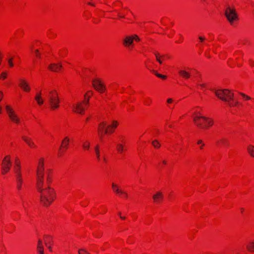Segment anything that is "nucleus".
<instances>
[{"label": "nucleus", "mask_w": 254, "mask_h": 254, "mask_svg": "<svg viewBox=\"0 0 254 254\" xmlns=\"http://www.w3.org/2000/svg\"><path fill=\"white\" fill-rule=\"evenodd\" d=\"M37 189L40 194L41 202L44 206H49L55 198L54 190L49 185H45L44 182L37 183Z\"/></svg>", "instance_id": "nucleus-1"}, {"label": "nucleus", "mask_w": 254, "mask_h": 254, "mask_svg": "<svg viewBox=\"0 0 254 254\" xmlns=\"http://www.w3.org/2000/svg\"><path fill=\"white\" fill-rule=\"evenodd\" d=\"M216 96L226 102L230 107L237 106L239 102L234 98V94L228 89H219L215 91Z\"/></svg>", "instance_id": "nucleus-2"}, {"label": "nucleus", "mask_w": 254, "mask_h": 254, "mask_svg": "<svg viewBox=\"0 0 254 254\" xmlns=\"http://www.w3.org/2000/svg\"><path fill=\"white\" fill-rule=\"evenodd\" d=\"M193 120L195 125L201 128H206L213 124L212 119L204 116H196L194 117Z\"/></svg>", "instance_id": "nucleus-3"}, {"label": "nucleus", "mask_w": 254, "mask_h": 254, "mask_svg": "<svg viewBox=\"0 0 254 254\" xmlns=\"http://www.w3.org/2000/svg\"><path fill=\"white\" fill-rule=\"evenodd\" d=\"M49 104L52 110L57 109L59 107L60 100L56 90H51L47 96Z\"/></svg>", "instance_id": "nucleus-4"}, {"label": "nucleus", "mask_w": 254, "mask_h": 254, "mask_svg": "<svg viewBox=\"0 0 254 254\" xmlns=\"http://www.w3.org/2000/svg\"><path fill=\"white\" fill-rule=\"evenodd\" d=\"M225 15L231 25L238 19V15L234 8L228 6L225 11Z\"/></svg>", "instance_id": "nucleus-5"}, {"label": "nucleus", "mask_w": 254, "mask_h": 254, "mask_svg": "<svg viewBox=\"0 0 254 254\" xmlns=\"http://www.w3.org/2000/svg\"><path fill=\"white\" fill-rule=\"evenodd\" d=\"M44 159L41 158L39 160V163L37 170V183L44 182Z\"/></svg>", "instance_id": "nucleus-6"}, {"label": "nucleus", "mask_w": 254, "mask_h": 254, "mask_svg": "<svg viewBox=\"0 0 254 254\" xmlns=\"http://www.w3.org/2000/svg\"><path fill=\"white\" fill-rule=\"evenodd\" d=\"M5 109L10 120L16 124H19L20 123V119L13 109L9 105H6Z\"/></svg>", "instance_id": "nucleus-7"}, {"label": "nucleus", "mask_w": 254, "mask_h": 254, "mask_svg": "<svg viewBox=\"0 0 254 254\" xmlns=\"http://www.w3.org/2000/svg\"><path fill=\"white\" fill-rule=\"evenodd\" d=\"M92 86L96 90L100 93L105 90V86L99 79H94L92 80Z\"/></svg>", "instance_id": "nucleus-8"}, {"label": "nucleus", "mask_w": 254, "mask_h": 254, "mask_svg": "<svg viewBox=\"0 0 254 254\" xmlns=\"http://www.w3.org/2000/svg\"><path fill=\"white\" fill-rule=\"evenodd\" d=\"M108 126L107 127V124L105 122H101L98 127V132L100 135L101 138H102L103 134L108 133L109 132Z\"/></svg>", "instance_id": "nucleus-9"}, {"label": "nucleus", "mask_w": 254, "mask_h": 254, "mask_svg": "<svg viewBox=\"0 0 254 254\" xmlns=\"http://www.w3.org/2000/svg\"><path fill=\"white\" fill-rule=\"evenodd\" d=\"M9 156H6L3 160L2 163V170L8 171L10 168L11 162L9 159Z\"/></svg>", "instance_id": "nucleus-10"}, {"label": "nucleus", "mask_w": 254, "mask_h": 254, "mask_svg": "<svg viewBox=\"0 0 254 254\" xmlns=\"http://www.w3.org/2000/svg\"><path fill=\"white\" fill-rule=\"evenodd\" d=\"M72 107L73 110L75 112H76L80 114H83L84 108L82 105V103H78L76 105H73Z\"/></svg>", "instance_id": "nucleus-11"}, {"label": "nucleus", "mask_w": 254, "mask_h": 254, "mask_svg": "<svg viewBox=\"0 0 254 254\" xmlns=\"http://www.w3.org/2000/svg\"><path fill=\"white\" fill-rule=\"evenodd\" d=\"M163 198V194L161 191H157L153 195V199L154 202L157 203L161 202Z\"/></svg>", "instance_id": "nucleus-12"}, {"label": "nucleus", "mask_w": 254, "mask_h": 254, "mask_svg": "<svg viewBox=\"0 0 254 254\" xmlns=\"http://www.w3.org/2000/svg\"><path fill=\"white\" fill-rule=\"evenodd\" d=\"M45 244L47 247L50 251H52L51 245L53 244L52 237L50 235H45Z\"/></svg>", "instance_id": "nucleus-13"}, {"label": "nucleus", "mask_w": 254, "mask_h": 254, "mask_svg": "<svg viewBox=\"0 0 254 254\" xmlns=\"http://www.w3.org/2000/svg\"><path fill=\"white\" fill-rule=\"evenodd\" d=\"M19 86L25 91H29L30 88L27 82L23 79L19 80Z\"/></svg>", "instance_id": "nucleus-14"}, {"label": "nucleus", "mask_w": 254, "mask_h": 254, "mask_svg": "<svg viewBox=\"0 0 254 254\" xmlns=\"http://www.w3.org/2000/svg\"><path fill=\"white\" fill-rule=\"evenodd\" d=\"M62 64H52L49 65V69L52 71L58 72L62 68Z\"/></svg>", "instance_id": "nucleus-15"}, {"label": "nucleus", "mask_w": 254, "mask_h": 254, "mask_svg": "<svg viewBox=\"0 0 254 254\" xmlns=\"http://www.w3.org/2000/svg\"><path fill=\"white\" fill-rule=\"evenodd\" d=\"M22 139L28 144V145L30 147H35V144L32 140L27 136H22Z\"/></svg>", "instance_id": "nucleus-16"}, {"label": "nucleus", "mask_w": 254, "mask_h": 254, "mask_svg": "<svg viewBox=\"0 0 254 254\" xmlns=\"http://www.w3.org/2000/svg\"><path fill=\"white\" fill-rule=\"evenodd\" d=\"M112 189L113 190V191L118 193L120 194H126L127 192L124 191L123 190H120L119 188V187L115 184V183H112Z\"/></svg>", "instance_id": "nucleus-17"}, {"label": "nucleus", "mask_w": 254, "mask_h": 254, "mask_svg": "<svg viewBox=\"0 0 254 254\" xmlns=\"http://www.w3.org/2000/svg\"><path fill=\"white\" fill-rule=\"evenodd\" d=\"M133 40L132 36H127L124 40V44L126 46L128 47L129 45H131L133 43Z\"/></svg>", "instance_id": "nucleus-18"}, {"label": "nucleus", "mask_w": 254, "mask_h": 254, "mask_svg": "<svg viewBox=\"0 0 254 254\" xmlns=\"http://www.w3.org/2000/svg\"><path fill=\"white\" fill-rule=\"evenodd\" d=\"M179 73L183 77L188 79L190 77V74L185 70H180L179 71Z\"/></svg>", "instance_id": "nucleus-19"}, {"label": "nucleus", "mask_w": 254, "mask_h": 254, "mask_svg": "<svg viewBox=\"0 0 254 254\" xmlns=\"http://www.w3.org/2000/svg\"><path fill=\"white\" fill-rule=\"evenodd\" d=\"M14 172L16 175V178L17 177H22L21 172H20V164H17V166L14 167Z\"/></svg>", "instance_id": "nucleus-20"}, {"label": "nucleus", "mask_w": 254, "mask_h": 254, "mask_svg": "<svg viewBox=\"0 0 254 254\" xmlns=\"http://www.w3.org/2000/svg\"><path fill=\"white\" fill-rule=\"evenodd\" d=\"M35 98V100L37 101V103L39 105H42L43 104L44 100H43V99H42V97L41 96V92H40L39 93L37 94Z\"/></svg>", "instance_id": "nucleus-21"}, {"label": "nucleus", "mask_w": 254, "mask_h": 254, "mask_svg": "<svg viewBox=\"0 0 254 254\" xmlns=\"http://www.w3.org/2000/svg\"><path fill=\"white\" fill-rule=\"evenodd\" d=\"M16 186H17V189L18 190H21L22 184L23 183V180L22 179V177L16 178Z\"/></svg>", "instance_id": "nucleus-22"}, {"label": "nucleus", "mask_w": 254, "mask_h": 254, "mask_svg": "<svg viewBox=\"0 0 254 254\" xmlns=\"http://www.w3.org/2000/svg\"><path fill=\"white\" fill-rule=\"evenodd\" d=\"M69 140L68 137H65L62 142L61 147H63L64 149H66L67 148V146L69 143Z\"/></svg>", "instance_id": "nucleus-23"}, {"label": "nucleus", "mask_w": 254, "mask_h": 254, "mask_svg": "<svg viewBox=\"0 0 254 254\" xmlns=\"http://www.w3.org/2000/svg\"><path fill=\"white\" fill-rule=\"evenodd\" d=\"M154 55L156 57L157 61L159 64H162L163 62H162V60L161 59L164 58L165 57V56L164 55H160V54L157 52L154 53Z\"/></svg>", "instance_id": "nucleus-24"}, {"label": "nucleus", "mask_w": 254, "mask_h": 254, "mask_svg": "<svg viewBox=\"0 0 254 254\" xmlns=\"http://www.w3.org/2000/svg\"><path fill=\"white\" fill-rule=\"evenodd\" d=\"M247 249L249 252H254V242H249L247 245Z\"/></svg>", "instance_id": "nucleus-25"}, {"label": "nucleus", "mask_w": 254, "mask_h": 254, "mask_svg": "<svg viewBox=\"0 0 254 254\" xmlns=\"http://www.w3.org/2000/svg\"><path fill=\"white\" fill-rule=\"evenodd\" d=\"M151 72L159 78H161L162 79H165L167 77L166 75L161 74L158 73L157 71L155 70H152Z\"/></svg>", "instance_id": "nucleus-26"}, {"label": "nucleus", "mask_w": 254, "mask_h": 254, "mask_svg": "<svg viewBox=\"0 0 254 254\" xmlns=\"http://www.w3.org/2000/svg\"><path fill=\"white\" fill-rule=\"evenodd\" d=\"M248 151L250 155L254 157V146L252 145H249L248 147Z\"/></svg>", "instance_id": "nucleus-27"}, {"label": "nucleus", "mask_w": 254, "mask_h": 254, "mask_svg": "<svg viewBox=\"0 0 254 254\" xmlns=\"http://www.w3.org/2000/svg\"><path fill=\"white\" fill-rule=\"evenodd\" d=\"M152 144L155 148H158L161 146L160 143L157 140H153L152 142Z\"/></svg>", "instance_id": "nucleus-28"}, {"label": "nucleus", "mask_w": 254, "mask_h": 254, "mask_svg": "<svg viewBox=\"0 0 254 254\" xmlns=\"http://www.w3.org/2000/svg\"><path fill=\"white\" fill-rule=\"evenodd\" d=\"M95 151L96 155L97 158L98 160H100V151L99 149L98 145H96L95 147Z\"/></svg>", "instance_id": "nucleus-29"}, {"label": "nucleus", "mask_w": 254, "mask_h": 254, "mask_svg": "<svg viewBox=\"0 0 254 254\" xmlns=\"http://www.w3.org/2000/svg\"><path fill=\"white\" fill-rule=\"evenodd\" d=\"M44 250V247L42 244V241L41 240H39L38 241V245H37V250Z\"/></svg>", "instance_id": "nucleus-30"}, {"label": "nucleus", "mask_w": 254, "mask_h": 254, "mask_svg": "<svg viewBox=\"0 0 254 254\" xmlns=\"http://www.w3.org/2000/svg\"><path fill=\"white\" fill-rule=\"evenodd\" d=\"M117 149L120 153H122L124 150L123 145L122 144H118L117 146Z\"/></svg>", "instance_id": "nucleus-31"}, {"label": "nucleus", "mask_w": 254, "mask_h": 254, "mask_svg": "<svg viewBox=\"0 0 254 254\" xmlns=\"http://www.w3.org/2000/svg\"><path fill=\"white\" fill-rule=\"evenodd\" d=\"M82 146L84 149H88L90 147V143L88 141H85V142H83V143L82 144Z\"/></svg>", "instance_id": "nucleus-32"}, {"label": "nucleus", "mask_w": 254, "mask_h": 254, "mask_svg": "<svg viewBox=\"0 0 254 254\" xmlns=\"http://www.w3.org/2000/svg\"><path fill=\"white\" fill-rule=\"evenodd\" d=\"M118 125V122L116 121H114L113 124L110 126H108L109 128H116Z\"/></svg>", "instance_id": "nucleus-33"}, {"label": "nucleus", "mask_w": 254, "mask_h": 254, "mask_svg": "<svg viewBox=\"0 0 254 254\" xmlns=\"http://www.w3.org/2000/svg\"><path fill=\"white\" fill-rule=\"evenodd\" d=\"M219 142L222 143L223 144H228V140L226 138H222Z\"/></svg>", "instance_id": "nucleus-34"}, {"label": "nucleus", "mask_w": 254, "mask_h": 254, "mask_svg": "<svg viewBox=\"0 0 254 254\" xmlns=\"http://www.w3.org/2000/svg\"><path fill=\"white\" fill-rule=\"evenodd\" d=\"M81 252H84V253H85L86 254H90L89 253H88L86 250L84 249H80L78 250V254H81Z\"/></svg>", "instance_id": "nucleus-35"}, {"label": "nucleus", "mask_w": 254, "mask_h": 254, "mask_svg": "<svg viewBox=\"0 0 254 254\" xmlns=\"http://www.w3.org/2000/svg\"><path fill=\"white\" fill-rule=\"evenodd\" d=\"M133 40H135L136 41H139L140 38L136 35H133L132 36Z\"/></svg>", "instance_id": "nucleus-36"}, {"label": "nucleus", "mask_w": 254, "mask_h": 254, "mask_svg": "<svg viewBox=\"0 0 254 254\" xmlns=\"http://www.w3.org/2000/svg\"><path fill=\"white\" fill-rule=\"evenodd\" d=\"M8 63L10 67L13 66V64L12 63V59H9L8 60Z\"/></svg>", "instance_id": "nucleus-37"}, {"label": "nucleus", "mask_w": 254, "mask_h": 254, "mask_svg": "<svg viewBox=\"0 0 254 254\" xmlns=\"http://www.w3.org/2000/svg\"><path fill=\"white\" fill-rule=\"evenodd\" d=\"M240 94L244 97V98H245L247 100H250L251 99V98L246 95V94L243 93H240Z\"/></svg>", "instance_id": "nucleus-38"}, {"label": "nucleus", "mask_w": 254, "mask_h": 254, "mask_svg": "<svg viewBox=\"0 0 254 254\" xmlns=\"http://www.w3.org/2000/svg\"><path fill=\"white\" fill-rule=\"evenodd\" d=\"M51 182V179L49 175H48L47 178V184L46 185H49V183Z\"/></svg>", "instance_id": "nucleus-39"}, {"label": "nucleus", "mask_w": 254, "mask_h": 254, "mask_svg": "<svg viewBox=\"0 0 254 254\" xmlns=\"http://www.w3.org/2000/svg\"><path fill=\"white\" fill-rule=\"evenodd\" d=\"M0 77L5 79L6 77V73L5 72H2L0 76Z\"/></svg>", "instance_id": "nucleus-40"}, {"label": "nucleus", "mask_w": 254, "mask_h": 254, "mask_svg": "<svg viewBox=\"0 0 254 254\" xmlns=\"http://www.w3.org/2000/svg\"><path fill=\"white\" fill-rule=\"evenodd\" d=\"M89 98H90L89 97L87 98L86 100L83 102V103L85 104L86 105H88V103H89Z\"/></svg>", "instance_id": "nucleus-41"}, {"label": "nucleus", "mask_w": 254, "mask_h": 254, "mask_svg": "<svg viewBox=\"0 0 254 254\" xmlns=\"http://www.w3.org/2000/svg\"><path fill=\"white\" fill-rule=\"evenodd\" d=\"M198 39L200 40L201 42H203L204 40H205V38L202 36H199Z\"/></svg>", "instance_id": "nucleus-42"}, {"label": "nucleus", "mask_w": 254, "mask_h": 254, "mask_svg": "<svg viewBox=\"0 0 254 254\" xmlns=\"http://www.w3.org/2000/svg\"><path fill=\"white\" fill-rule=\"evenodd\" d=\"M35 53H36V56L40 58V54H39V52L38 50H35Z\"/></svg>", "instance_id": "nucleus-43"}, {"label": "nucleus", "mask_w": 254, "mask_h": 254, "mask_svg": "<svg viewBox=\"0 0 254 254\" xmlns=\"http://www.w3.org/2000/svg\"><path fill=\"white\" fill-rule=\"evenodd\" d=\"M198 144H202V146H204V144L203 143L202 141L201 140H199L197 141Z\"/></svg>", "instance_id": "nucleus-44"}, {"label": "nucleus", "mask_w": 254, "mask_h": 254, "mask_svg": "<svg viewBox=\"0 0 254 254\" xmlns=\"http://www.w3.org/2000/svg\"><path fill=\"white\" fill-rule=\"evenodd\" d=\"M39 254H44V250H37Z\"/></svg>", "instance_id": "nucleus-45"}, {"label": "nucleus", "mask_w": 254, "mask_h": 254, "mask_svg": "<svg viewBox=\"0 0 254 254\" xmlns=\"http://www.w3.org/2000/svg\"><path fill=\"white\" fill-rule=\"evenodd\" d=\"M172 101H173V100H172V99H171V98H169V99H168L167 100V102H168V103H171L172 102Z\"/></svg>", "instance_id": "nucleus-46"}, {"label": "nucleus", "mask_w": 254, "mask_h": 254, "mask_svg": "<svg viewBox=\"0 0 254 254\" xmlns=\"http://www.w3.org/2000/svg\"><path fill=\"white\" fill-rule=\"evenodd\" d=\"M2 92L0 91V101L2 100Z\"/></svg>", "instance_id": "nucleus-47"}, {"label": "nucleus", "mask_w": 254, "mask_h": 254, "mask_svg": "<svg viewBox=\"0 0 254 254\" xmlns=\"http://www.w3.org/2000/svg\"><path fill=\"white\" fill-rule=\"evenodd\" d=\"M110 128H109V132H108V133H112L114 131L112 129V128H111L110 129H109Z\"/></svg>", "instance_id": "nucleus-48"}, {"label": "nucleus", "mask_w": 254, "mask_h": 254, "mask_svg": "<svg viewBox=\"0 0 254 254\" xmlns=\"http://www.w3.org/2000/svg\"><path fill=\"white\" fill-rule=\"evenodd\" d=\"M151 102V100L150 99H148V100L146 101V104L147 105H149V104Z\"/></svg>", "instance_id": "nucleus-49"}, {"label": "nucleus", "mask_w": 254, "mask_h": 254, "mask_svg": "<svg viewBox=\"0 0 254 254\" xmlns=\"http://www.w3.org/2000/svg\"><path fill=\"white\" fill-rule=\"evenodd\" d=\"M118 16L121 18H124V16L122 15V14H121L120 13H118Z\"/></svg>", "instance_id": "nucleus-50"}, {"label": "nucleus", "mask_w": 254, "mask_h": 254, "mask_svg": "<svg viewBox=\"0 0 254 254\" xmlns=\"http://www.w3.org/2000/svg\"><path fill=\"white\" fill-rule=\"evenodd\" d=\"M8 172V171H6V170H2V173L3 174H5V173H7V172Z\"/></svg>", "instance_id": "nucleus-51"}, {"label": "nucleus", "mask_w": 254, "mask_h": 254, "mask_svg": "<svg viewBox=\"0 0 254 254\" xmlns=\"http://www.w3.org/2000/svg\"><path fill=\"white\" fill-rule=\"evenodd\" d=\"M15 164H16V166H17V164H20V163L17 161V160H16Z\"/></svg>", "instance_id": "nucleus-52"}, {"label": "nucleus", "mask_w": 254, "mask_h": 254, "mask_svg": "<svg viewBox=\"0 0 254 254\" xmlns=\"http://www.w3.org/2000/svg\"><path fill=\"white\" fill-rule=\"evenodd\" d=\"M120 218H121V219H125L126 218V217H123V216H121Z\"/></svg>", "instance_id": "nucleus-53"}, {"label": "nucleus", "mask_w": 254, "mask_h": 254, "mask_svg": "<svg viewBox=\"0 0 254 254\" xmlns=\"http://www.w3.org/2000/svg\"><path fill=\"white\" fill-rule=\"evenodd\" d=\"M163 163L164 164H166V161L165 160H163Z\"/></svg>", "instance_id": "nucleus-54"}, {"label": "nucleus", "mask_w": 254, "mask_h": 254, "mask_svg": "<svg viewBox=\"0 0 254 254\" xmlns=\"http://www.w3.org/2000/svg\"><path fill=\"white\" fill-rule=\"evenodd\" d=\"M88 93H91V94H93V92H92V91H89L88 92Z\"/></svg>", "instance_id": "nucleus-55"}, {"label": "nucleus", "mask_w": 254, "mask_h": 254, "mask_svg": "<svg viewBox=\"0 0 254 254\" xmlns=\"http://www.w3.org/2000/svg\"><path fill=\"white\" fill-rule=\"evenodd\" d=\"M1 108L0 106V114H1Z\"/></svg>", "instance_id": "nucleus-56"}, {"label": "nucleus", "mask_w": 254, "mask_h": 254, "mask_svg": "<svg viewBox=\"0 0 254 254\" xmlns=\"http://www.w3.org/2000/svg\"><path fill=\"white\" fill-rule=\"evenodd\" d=\"M200 86L203 87H204L205 85L204 84H200Z\"/></svg>", "instance_id": "nucleus-57"}, {"label": "nucleus", "mask_w": 254, "mask_h": 254, "mask_svg": "<svg viewBox=\"0 0 254 254\" xmlns=\"http://www.w3.org/2000/svg\"><path fill=\"white\" fill-rule=\"evenodd\" d=\"M119 215L120 216V217H121V212H119Z\"/></svg>", "instance_id": "nucleus-58"}, {"label": "nucleus", "mask_w": 254, "mask_h": 254, "mask_svg": "<svg viewBox=\"0 0 254 254\" xmlns=\"http://www.w3.org/2000/svg\"><path fill=\"white\" fill-rule=\"evenodd\" d=\"M125 195V197H127V195L126 194H124Z\"/></svg>", "instance_id": "nucleus-59"}, {"label": "nucleus", "mask_w": 254, "mask_h": 254, "mask_svg": "<svg viewBox=\"0 0 254 254\" xmlns=\"http://www.w3.org/2000/svg\"><path fill=\"white\" fill-rule=\"evenodd\" d=\"M203 146H202V144H201V146H200V149H202Z\"/></svg>", "instance_id": "nucleus-60"}, {"label": "nucleus", "mask_w": 254, "mask_h": 254, "mask_svg": "<svg viewBox=\"0 0 254 254\" xmlns=\"http://www.w3.org/2000/svg\"><path fill=\"white\" fill-rule=\"evenodd\" d=\"M88 4H90V5H92V3H90V2H89V3H88Z\"/></svg>", "instance_id": "nucleus-61"}, {"label": "nucleus", "mask_w": 254, "mask_h": 254, "mask_svg": "<svg viewBox=\"0 0 254 254\" xmlns=\"http://www.w3.org/2000/svg\"><path fill=\"white\" fill-rule=\"evenodd\" d=\"M103 160H104V161H106V159H105V158H103Z\"/></svg>", "instance_id": "nucleus-62"}, {"label": "nucleus", "mask_w": 254, "mask_h": 254, "mask_svg": "<svg viewBox=\"0 0 254 254\" xmlns=\"http://www.w3.org/2000/svg\"><path fill=\"white\" fill-rule=\"evenodd\" d=\"M84 96H85V98H86V94H85V95H84Z\"/></svg>", "instance_id": "nucleus-63"}, {"label": "nucleus", "mask_w": 254, "mask_h": 254, "mask_svg": "<svg viewBox=\"0 0 254 254\" xmlns=\"http://www.w3.org/2000/svg\"><path fill=\"white\" fill-rule=\"evenodd\" d=\"M169 127H172V125H170V126H169Z\"/></svg>", "instance_id": "nucleus-64"}]
</instances>
